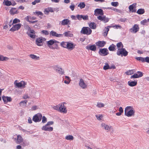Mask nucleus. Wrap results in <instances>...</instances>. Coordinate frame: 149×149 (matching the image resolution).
I'll return each instance as SVG.
<instances>
[{"mask_svg": "<svg viewBox=\"0 0 149 149\" xmlns=\"http://www.w3.org/2000/svg\"><path fill=\"white\" fill-rule=\"evenodd\" d=\"M144 59L145 62V61L148 63H149V57L147 56L145 58H144Z\"/></svg>", "mask_w": 149, "mask_h": 149, "instance_id": "64", "label": "nucleus"}, {"mask_svg": "<svg viewBox=\"0 0 149 149\" xmlns=\"http://www.w3.org/2000/svg\"><path fill=\"white\" fill-rule=\"evenodd\" d=\"M65 103L64 102L63 104H60L59 111L61 113H65L67 112V111L66 107L64 105Z\"/></svg>", "mask_w": 149, "mask_h": 149, "instance_id": "13", "label": "nucleus"}, {"mask_svg": "<svg viewBox=\"0 0 149 149\" xmlns=\"http://www.w3.org/2000/svg\"><path fill=\"white\" fill-rule=\"evenodd\" d=\"M17 81L16 80L14 82V84L17 87L24 88L25 87V86L26 85V82L24 81H22L19 82L17 83Z\"/></svg>", "mask_w": 149, "mask_h": 149, "instance_id": "6", "label": "nucleus"}, {"mask_svg": "<svg viewBox=\"0 0 149 149\" xmlns=\"http://www.w3.org/2000/svg\"><path fill=\"white\" fill-rule=\"evenodd\" d=\"M70 8L72 11H73L74 10V6L73 4H72L70 6Z\"/></svg>", "mask_w": 149, "mask_h": 149, "instance_id": "62", "label": "nucleus"}, {"mask_svg": "<svg viewBox=\"0 0 149 149\" xmlns=\"http://www.w3.org/2000/svg\"><path fill=\"white\" fill-rule=\"evenodd\" d=\"M21 26L22 25L20 24H18L14 25L10 29V31H17L21 27Z\"/></svg>", "mask_w": 149, "mask_h": 149, "instance_id": "15", "label": "nucleus"}, {"mask_svg": "<svg viewBox=\"0 0 149 149\" xmlns=\"http://www.w3.org/2000/svg\"><path fill=\"white\" fill-rule=\"evenodd\" d=\"M97 19L105 23L108 22L109 20V18L106 17L105 15H103L102 16H98L97 17Z\"/></svg>", "mask_w": 149, "mask_h": 149, "instance_id": "11", "label": "nucleus"}, {"mask_svg": "<svg viewBox=\"0 0 149 149\" xmlns=\"http://www.w3.org/2000/svg\"><path fill=\"white\" fill-rule=\"evenodd\" d=\"M15 141L16 143L17 144H20L23 141V139L22 137L19 135H18L17 139H15Z\"/></svg>", "mask_w": 149, "mask_h": 149, "instance_id": "21", "label": "nucleus"}, {"mask_svg": "<svg viewBox=\"0 0 149 149\" xmlns=\"http://www.w3.org/2000/svg\"><path fill=\"white\" fill-rule=\"evenodd\" d=\"M136 3H133L132 5H130L129 7V11L132 12H135L136 11V9L134 8L135 7Z\"/></svg>", "mask_w": 149, "mask_h": 149, "instance_id": "22", "label": "nucleus"}, {"mask_svg": "<svg viewBox=\"0 0 149 149\" xmlns=\"http://www.w3.org/2000/svg\"><path fill=\"white\" fill-rule=\"evenodd\" d=\"M75 46L76 45L73 43L68 42L66 49L70 50H72L75 48Z\"/></svg>", "mask_w": 149, "mask_h": 149, "instance_id": "17", "label": "nucleus"}, {"mask_svg": "<svg viewBox=\"0 0 149 149\" xmlns=\"http://www.w3.org/2000/svg\"><path fill=\"white\" fill-rule=\"evenodd\" d=\"M137 84V81H130L128 82V85L131 87L134 86L136 85Z\"/></svg>", "mask_w": 149, "mask_h": 149, "instance_id": "28", "label": "nucleus"}, {"mask_svg": "<svg viewBox=\"0 0 149 149\" xmlns=\"http://www.w3.org/2000/svg\"><path fill=\"white\" fill-rule=\"evenodd\" d=\"M105 106L104 104L101 102H98L97 103L96 106L98 108H101L104 107Z\"/></svg>", "mask_w": 149, "mask_h": 149, "instance_id": "41", "label": "nucleus"}, {"mask_svg": "<svg viewBox=\"0 0 149 149\" xmlns=\"http://www.w3.org/2000/svg\"><path fill=\"white\" fill-rule=\"evenodd\" d=\"M8 58L6 57H4L2 56H0V61H4Z\"/></svg>", "mask_w": 149, "mask_h": 149, "instance_id": "51", "label": "nucleus"}, {"mask_svg": "<svg viewBox=\"0 0 149 149\" xmlns=\"http://www.w3.org/2000/svg\"><path fill=\"white\" fill-rule=\"evenodd\" d=\"M79 85L81 88L83 89H85L87 87V85L84 82V80L82 79H80Z\"/></svg>", "mask_w": 149, "mask_h": 149, "instance_id": "9", "label": "nucleus"}, {"mask_svg": "<svg viewBox=\"0 0 149 149\" xmlns=\"http://www.w3.org/2000/svg\"><path fill=\"white\" fill-rule=\"evenodd\" d=\"M78 6L81 9H82L85 7V4L84 2H81L78 5Z\"/></svg>", "mask_w": 149, "mask_h": 149, "instance_id": "40", "label": "nucleus"}, {"mask_svg": "<svg viewBox=\"0 0 149 149\" xmlns=\"http://www.w3.org/2000/svg\"><path fill=\"white\" fill-rule=\"evenodd\" d=\"M104 12L100 8H97L94 10V15L96 16H102L104 15Z\"/></svg>", "mask_w": 149, "mask_h": 149, "instance_id": "12", "label": "nucleus"}, {"mask_svg": "<svg viewBox=\"0 0 149 149\" xmlns=\"http://www.w3.org/2000/svg\"><path fill=\"white\" fill-rule=\"evenodd\" d=\"M116 46L118 48H123V46L122 42H120L116 44Z\"/></svg>", "mask_w": 149, "mask_h": 149, "instance_id": "42", "label": "nucleus"}, {"mask_svg": "<svg viewBox=\"0 0 149 149\" xmlns=\"http://www.w3.org/2000/svg\"><path fill=\"white\" fill-rule=\"evenodd\" d=\"M127 20V19L125 18H120L119 19V21L121 22H126Z\"/></svg>", "mask_w": 149, "mask_h": 149, "instance_id": "59", "label": "nucleus"}, {"mask_svg": "<svg viewBox=\"0 0 149 149\" xmlns=\"http://www.w3.org/2000/svg\"><path fill=\"white\" fill-rule=\"evenodd\" d=\"M20 22V20L19 19L16 18L13 20L12 24H15L18 22Z\"/></svg>", "mask_w": 149, "mask_h": 149, "instance_id": "53", "label": "nucleus"}, {"mask_svg": "<svg viewBox=\"0 0 149 149\" xmlns=\"http://www.w3.org/2000/svg\"><path fill=\"white\" fill-rule=\"evenodd\" d=\"M42 117V114L40 113H38L33 116L32 120L35 123L41 121Z\"/></svg>", "mask_w": 149, "mask_h": 149, "instance_id": "7", "label": "nucleus"}, {"mask_svg": "<svg viewBox=\"0 0 149 149\" xmlns=\"http://www.w3.org/2000/svg\"><path fill=\"white\" fill-rule=\"evenodd\" d=\"M96 45L99 47H103L106 44V42L104 41H98L97 43H96Z\"/></svg>", "mask_w": 149, "mask_h": 149, "instance_id": "26", "label": "nucleus"}, {"mask_svg": "<svg viewBox=\"0 0 149 149\" xmlns=\"http://www.w3.org/2000/svg\"><path fill=\"white\" fill-rule=\"evenodd\" d=\"M16 12V9L15 8H12L10 10V13L13 15L15 14Z\"/></svg>", "mask_w": 149, "mask_h": 149, "instance_id": "46", "label": "nucleus"}, {"mask_svg": "<svg viewBox=\"0 0 149 149\" xmlns=\"http://www.w3.org/2000/svg\"><path fill=\"white\" fill-rule=\"evenodd\" d=\"M29 97L27 94H25L23 96V98L24 99H27L28 98H29Z\"/></svg>", "mask_w": 149, "mask_h": 149, "instance_id": "63", "label": "nucleus"}, {"mask_svg": "<svg viewBox=\"0 0 149 149\" xmlns=\"http://www.w3.org/2000/svg\"><path fill=\"white\" fill-rule=\"evenodd\" d=\"M68 42H62L61 43V45L63 48H66Z\"/></svg>", "mask_w": 149, "mask_h": 149, "instance_id": "36", "label": "nucleus"}, {"mask_svg": "<svg viewBox=\"0 0 149 149\" xmlns=\"http://www.w3.org/2000/svg\"><path fill=\"white\" fill-rule=\"evenodd\" d=\"M64 36L67 37H72L73 36V34L70 31H68L64 33Z\"/></svg>", "mask_w": 149, "mask_h": 149, "instance_id": "29", "label": "nucleus"}, {"mask_svg": "<svg viewBox=\"0 0 149 149\" xmlns=\"http://www.w3.org/2000/svg\"><path fill=\"white\" fill-rule=\"evenodd\" d=\"M2 99L5 103H7L12 101V99L11 97H8L3 96L2 97Z\"/></svg>", "mask_w": 149, "mask_h": 149, "instance_id": "25", "label": "nucleus"}, {"mask_svg": "<svg viewBox=\"0 0 149 149\" xmlns=\"http://www.w3.org/2000/svg\"><path fill=\"white\" fill-rule=\"evenodd\" d=\"M135 58L138 61H141L142 62H145V59L144 58H143L142 57H136Z\"/></svg>", "mask_w": 149, "mask_h": 149, "instance_id": "43", "label": "nucleus"}, {"mask_svg": "<svg viewBox=\"0 0 149 149\" xmlns=\"http://www.w3.org/2000/svg\"><path fill=\"white\" fill-rule=\"evenodd\" d=\"M65 78L66 79V80H64V82L65 84H69L71 81L70 78L68 76H65Z\"/></svg>", "mask_w": 149, "mask_h": 149, "instance_id": "33", "label": "nucleus"}, {"mask_svg": "<svg viewBox=\"0 0 149 149\" xmlns=\"http://www.w3.org/2000/svg\"><path fill=\"white\" fill-rule=\"evenodd\" d=\"M29 33L27 32V33L28 35L30 37L32 38H34L36 37V35L35 33V31L33 30L30 31Z\"/></svg>", "mask_w": 149, "mask_h": 149, "instance_id": "24", "label": "nucleus"}, {"mask_svg": "<svg viewBox=\"0 0 149 149\" xmlns=\"http://www.w3.org/2000/svg\"><path fill=\"white\" fill-rule=\"evenodd\" d=\"M54 69L57 73L60 75L64 74V70L60 66L56 65L54 66Z\"/></svg>", "mask_w": 149, "mask_h": 149, "instance_id": "4", "label": "nucleus"}, {"mask_svg": "<svg viewBox=\"0 0 149 149\" xmlns=\"http://www.w3.org/2000/svg\"><path fill=\"white\" fill-rule=\"evenodd\" d=\"M116 46L113 44H112L109 47L108 49L110 51H114L115 49Z\"/></svg>", "mask_w": 149, "mask_h": 149, "instance_id": "35", "label": "nucleus"}, {"mask_svg": "<svg viewBox=\"0 0 149 149\" xmlns=\"http://www.w3.org/2000/svg\"><path fill=\"white\" fill-rule=\"evenodd\" d=\"M144 10L143 9L140 8L138 10L137 13L139 14H142L144 13Z\"/></svg>", "mask_w": 149, "mask_h": 149, "instance_id": "39", "label": "nucleus"}, {"mask_svg": "<svg viewBox=\"0 0 149 149\" xmlns=\"http://www.w3.org/2000/svg\"><path fill=\"white\" fill-rule=\"evenodd\" d=\"M91 30L88 27H84L81 31V33L84 34L89 35L92 33Z\"/></svg>", "mask_w": 149, "mask_h": 149, "instance_id": "5", "label": "nucleus"}, {"mask_svg": "<svg viewBox=\"0 0 149 149\" xmlns=\"http://www.w3.org/2000/svg\"><path fill=\"white\" fill-rule=\"evenodd\" d=\"M65 139L68 140H72L74 139V137L72 135H69L65 136Z\"/></svg>", "mask_w": 149, "mask_h": 149, "instance_id": "38", "label": "nucleus"}, {"mask_svg": "<svg viewBox=\"0 0 149 149\" xmlns=\"http://www.w3.org/2000/svg\"><path fill=\"white\" fill-rule=\"evenodd\" d=\"M99 53L101 55L105 56L108 54V51L107 48L101 49H100Z\"/></svg>", "mask_w": 149, "mask_h": 149, "instance_id": "10", "label": "nucleus"}, {"mask_svg": "<svg viewBox=\"0 0 149 149\" xmlns=\"http://www.w3.org/2000/svg\"><path fill=\"white\" fill-rule=\"evenodd\" d=\"M22 143H21L22 145L23 146H25L27 145L28 144V143L27 142L25 141H23L22 142Z\"/></svg>", "mask_w": 149, "mask_h": 149, "instance_id": "55", "label": "nucleus"}, {"mask_svg": "<svg viewBox=\"0 0 149 149\" xmlns=\"http://www.w3.org/2000/svg\"><path fill=\"white\" fill-rule=\"evenodd\" d=\"M147 22V20L146 19H145L143 21H141V24L143 25H144Z\"/></svg>", "mask_w": 149, "mask_h": 149, "instance_id": "61", "label": "nucleus"}, {"mask_svg": "<svg viewBox=\"0 0 149 149\" xmlns=\"http://www.w3.org/2000/svg\"><path fill=\"white\" fill-rule=\"evenodd\" d=\"M111 4L112 6L116 7L118 5L119 3L118 2H112Z\"/></svg>", "mask_w": 149, "mask_h": 149, "instance_id": "47", "label": "nucleus"}, {"mask_svg": "<svg viewBox=\"0 0 149 149\" xmlns=\"http://www.w3.org/2000/svg\"><path fill=\"white\" fill-rule=\"evenodd\" d=\"M47 43L48 46L50 48V46L52 45L54 43H59V42L55 40L52 39L47 41Z\"/></svg>", "mask_w": 149, "mask_h": 149, "instance_id": "23", "label": "nucleus"}, {"mask_svg": "<svg viewBox=\"0 0 149 149\" xmlns=\"http://www.w3.org/2000/svg\"><path fill=\"white\" fill-rule=\"evenodd\" d=\"M76 17L79 20H81L82 19V15H77Z\"/></svg>", "mask_w": 149, "mask_h": 149, "instance_id": "60", "label": "nucleus"}, {"mask_svg": "<svg viewBox=\"0 0 149 149\" xmlns=\"http://www.w3.org/2000/svg\"><path fill=\"white\" fill-rule=\"evenodd\" d=\"M82 19L84 20H87L88 19V16L87 15H82Z\"/></svg>", "mask_w": 149, "mask_h": 149, "instance_id": "56", "label": "nucleus"}, {"mask_svg": "<svg viewBox=\"0 0 149 149\" xmlns=\"http://www.w3.org/2000/svg\"><path fill=\"white\" fill-rule=\"evenodd\" d=\"M29 56L31 59L35 60H38L40 59V57L39 56H38L33 54H30L29 55Z\"/></svg>", "mask_w": 149, "mask_h": 149, "instance_id": "27", "label": "nucleus"}, {"mask_svg": "<svg viewBox=\"0 0 149 149\" xmlns=\"http://www.w3.org/2000/svg\"><path fill=\"white\" fill-rule=\"evenodd\" d=\"M40 2V0H35L34 1L32 2V3L33 5H35L37 3H38Z\"/></svg>", "mask_w": 149, "mask_h": 149, "instance_id": "58", "label": "nucleus"}, {"mask_svg": "<svg viewBox=\"0 0 149 149\" xmlns=\"http://www.w3.org/2000/svg\"><path fill=\"white\" fill-rule=\"evenodd\" d=\"M49 34L50 36H53L56 37H62L63 36V34L57 33L56 32L53 30L50 31Z\"/></svg>", "mask_w": 149, "mask_h": 149, "instance_id": "14", "label": "nucleus"}, {"mask_svg": "<svg viewBox=\"0 0 149 149\" xmlns=\"http://www.w3.org/2000/svg\"><path fill=\"white\" fill-rule=\"evenodd\" d=\"M95 116L97 120H100L101 119V118L103 116L102 115H96Z\"/></svg>", "mask_w": 149, "mask_h": 149, "instance_id": "52", "label": "nucleus"}, {"mask_svg": "<svg viewBox=\"0 0 149 149\" xmlns=\"http://www.w3.org/2000/svg\"><path fill=\"white\" fill-rule=\"evenodd\" d=\"M111 26H108L107 27H105V29H104V31L103 36H106L108 34V32L109 31V28L111 27Z\"/></svg>", "mask_w": 149, "mask_h": 149, "instance_id": "32", "label": "nucleus"}, {"mask_svg": "<svg viewBox=\"0 0 149 149\" xmlns=\"http://www.w3.org/2000/svg\"><path fill=\"white\" fill-rule=\"evenodd\" d=\"M34 13L35 14L37 15L38 16L39 15H43L42 13L40 11H36L35 12H34Z\"/></svg>", "mask_w": 149, "mask_h": 149, "instance_id": "54", "label": "nucleus"}, {"mask_svg": "<svg viewBox=\"0 0 149 149\" xmlns=\"http://www.w3.org/2000/svg\"><path fill=\"white\" fill-rule=\"evenodd\" d=\"M86 49H90L93 51H95L96 49V47L95 45H92L87 46Z\"/></svg>", "mask_w": 149, "mask_h": 149, "instance_id": "31", "label": "nucleus"}, {"mask_svg": "<svg viewBox=\"0 0 149 149\" xmlns=\"http://www.w3.org/2000/svg\"><path fill=\"white\" fill-rule=\"evenodd\" d=\"M60 104H59L58 105H57L56 106H54L53 107V108L54 109L59 111V108H60Z\"/></svg>", "mask_w": 149, "mask_h": 149, "instance_id": "50", "label": "nucleus"}, {"mask_svg": "<svg viewBox=\"0 0 149 149\" xmlns=\"http://www.w3.org/2000/svg\"><path fill=\"white\" fill-rule=\"evenodd\" d=\"M139 28L138 25L135 24L132 28L130 29V31L133 33H135L139 31Z\"/></svg>", "mask_w": 149, "mask_h": 149, "instance_id": "18", "label": "nucleus"}, {"mask_svg": "<svg viewBox=\"0 0 149 149\" xmlns=\"http://www.w3.org/2000/svg\"><path fill=\"white\" fill-rule=\"evenodd\" d=\"M27 102V101L26 100H25L24 101H22L19 103V105L22 107L26 106V105Z\"/></svg>", "mask_w": 149, "mask_h": 149, "instance_id": "37", "label": "nucleus"}, {"mask_svg": "<svg viewBox=\"0 0 149 149\" xmlns=\"http://www.w3.org/2000/svg\"><path fill=\"white\" fill-rule=\"evenodd\" d=\"M70 21L68 19H64L59 22V24L62 26L67 25L70 24Z\"/></svg>", "mask_w": 149, "mask_h": 149, "instance_id": "16", "label": "nucleus"}, {"mask_svg": "<svg viewBox=\"0 0 149 149\" xmlns=\"http://www.w3.org/2000/svg\"><path fill=\"white\" fill-rule=\"evenodd\" d=\"M46 40L45 38L40 37L37 38L36 40V44L39 46H41L43 45V42Z\"/></svg>", "mask_w": 149, "mask_h": 149, "instance_id": "8", "label": "nucleus"}, {"mask_svg": "<svg viewBox=\"0 0 149 149\" xmlns=\"http://www.w3.org/2000/svg\"><path fill=\"white\" fill-rule=\"evenodd\" d=\"M41 33L45 35H48L49 34L48 32L46 30H42L41 31Z\"/></svg>", "mask_w": 149, "mask_h": 149, "instance_id": "57", "label": "nucleus"}, {"mask_svg": "<svg viewBox=\"0 0 149 149\" xmlns=\"http://www.w3.org/2000/svg\"><path fill=\"white\" fill-rule=\"evenodd\" d=\"M135 111L131 106L126 107L125 110V115L129 117L134 115Z\"/></svg>", "mask_w": 149, "mask_h": 149, "instance_id": "1", "label": "nucleus"}, {"mask_svg": "<svg viewBox=\"0 0 149 149\" xmlns=\"http://www.w3.org/2000/svg\"><path fill=\"white\" fill-rule=\"evenodd\" d=\"M118 56H126L128 54V52L125 50V48H118L116 52Z\"/></svg>", "mask_w": 149, "mask_h": 149, "instance_id": "2", "label": "nucleus"}, {"mask_svg": "<svg viewBox=\"0 0 149 149\" xmlns=\"http://www.w3.org/2000/svg\"><path fill=\"white\" fill-rule=\"evenodd\" d=\"M53 128L52 127H49L48 125H45L43 126L42 128V130L45 131H52L53 130Z\"/></svg>", "mask_w": 149, "mask_h": 149, "instance_id": "20", "label": "nucleus"}, {"mask_svg": "<svg viewBox=\"0 0 149 149\" xmlns=\"http://www.w3.org/2000/svg\"><path fill=\"white\" fill-rule=\"evenodd\" d=\"M101 127L107 132L113 130V127L111 125L104 123H102L101 124Z\"/></svg>", "mask_w": 149, "mask_h": 149, "instance_id": "3", "label": "nucleus"}, {"mask_svg": "<svg viewBox=\"0 0 149 149\" xmlns=\"http://www.w3.org/2000/svg\"><path fill=\"white\" fill-rule=\"evenodd\" d=\"M103 69L104 70H107L109 69V66L108 63H105V65L103 67Z\"/></svg>", "mask_w": 149, "mask_h": 149, "instance_id": "45", "label": "nucleus"}, {"mask_svg": "<svg viewBox=\"0 0 149 149\" xmlns=\"http://www.w3.org/2000/svg\"><path fill=\"white\" fill-rule=\"evenodd\" d=\"M42 122L43 123H45L47 121V118L45 116L42 117Z\"/></svg>", "mask_w": 149, "mask_h": 149, "instance_id": "49", "label": "nucleus"}, {"mask_svg": "<svg viewBox=\"0 0 149 149\" xmlns=\"http://www.w3.org/2000/svg\"><path fill=\"white\" fill-rule=\"evenodd\" d=\"M134 72L133 70H129L125 72L126 74L127 75H131L133 74Z\"/></svg>", "mask_w": 149, "mask_h": 149, "instance_id": "48", "label": "nucleus"}, {"mask_svg": "<svg viewBox=\"0 0 149 149\" xmlns=\"http://www.w3.org/2000/svg\"><path fill=\"white\" fill-rule=\"evenodd\" d=\"M53 12V9L52 8H45L44 10V13L45 14H48L49 12Z\"/></svg>", "mask_w": 149, "mask_h": 149, "instance_id": "30", "label": "nucleus"}, {"mask_svg": "<svg viewBox=\"0 0 149 149\" xmlns=\"http://www.w3.org/2000/svg\"><path fill=\"white\" fill-rule=\"evenodd\" d=\"M90 28L92 29H95L96 28V24L94 22H91L89 25Z\"/></svg>", "mask_w": 149, "mask_h": 149, "instance_id": "34", "label": "nucleus"}, {"mask_svg": "<svg viewBox=\"0 0 149 149\" xmlns=\"http://www.w3.org/2000/svg\"><path fill=\"white\" fill-rule=\"evenodd\" d=\"M3 3H4L5 5L7 6H10L11 4V3L10 1H4L3 2Z\"/></svg>", "mask_w": 149, "mask_h": 149, "instance_id": "44", "label": "nucleus"}, {"mask_svg": "<svg viewBox=\"0 0 149 149\" xmlns=\"http://www.w3.org/2000/svg\"><path fill=\"white\" fill-rule=\"evenodd\" d=\"M137 72L139 74V75H138V74L137 73L134 74V75L131 76V79L137 78L141 77L143 76V74L140 71H138Z\"/></svg>", "mask_w": 149, "mask_h": 149, "instance_id": "19", "label": "nucleus"}]
</instances>
